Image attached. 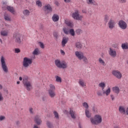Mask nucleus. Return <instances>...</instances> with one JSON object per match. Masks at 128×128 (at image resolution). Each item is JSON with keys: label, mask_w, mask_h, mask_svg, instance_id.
Masks as SVG:
<instances>
[{"label": "nucleus", "mask_w": 128, "mask_h": 128, "mask_svg": "<svg viewBox=\"0 0 128 128\" xmlns=\"http://www.w3.org/2000/svg\"><path fill=\"white\" fill-rule=\"evenodd\" d=\"M20 38H22V35L18 33L14 34L13 36L14 39L15 40V42L17 44H20L22 42Z\"/></svg>", "instance_id": "10"}, {"label": "nucleus", "mask_w": 128, "mask_h": 128, "mask_svg": "<svg viewBox=\"0 0 128 128\" xmlns=\"http://www.w3.org/2000/svg\"><path fill=\"white\" fill-rule=\"evenodd\" d=\"M116 22L113 19H110L108 22V26L110 30H112L116 28Z\"/></svg>", "instance_id": "11"}, {"label": "nucleus", "mask_w": 128, "mask_h": 128, "mask_svg": "<svg viewBox=\"0 0 128 128\" xmlns=\"http://www.w3.org/2000/svg\"><path fill=\"white\" fill-rule=\"evenodd\" d=\"M123 50H128V43L125 42L122 44L121 46Z\"/></svg>", "instance_id": "27"}, {"label": "nucleus", "mask_w": 128, "mask_h": 128, "mask_svg": "<svg viewBox=\"0 0 128 128\" xmlns=\"http://www.w3.org/2000/svg\"><path fill=\"white\" fill-rule=\"evenodd\" d=\"M90 120L92 124L98 126V124H100L102 122V118L101 116L96 114L94 118H90Z\"/></svg>", "instance_id": "1"}, {"label": "nucleus", "mask_w": 128, "mask_h": 128, "mask_svg": "<svg viewBox=\"0 0 128 128\" xmlns=\"http://www.w3.org/2000/svg\"><path fill=\"white\" fill-rule=\"evenodd\" d=\"M97 94L99 96H102V94H104V91L102 92V90H98L97 92Z\"/></svg>", "instance_id": "42"}, {"label": "nucleus", "mask_w": 128, "mask_h": 128, "mask_svg": "<svg viewBox=\"0 0 128 128\" xmlns=\"http://www.w3.org/2000/svg\"><path fill=\"white\" fill-rule=\"evenodd\" d=\"M82 106L86 108V110H88V104L86 102H84V103H82Z\"/></svg>", "instance_id": "37"}, {"label": "nucleus", "mask_w": 128, "mask_h": 128, "mask_svg": "<svg viewBox=\"0 0 128 128\" xmlns=\"http://www.w3.org/2000/svg\"><path fill=\"white\" fill-rule=\"evenodd\" d=\"M36 4L38 6V8H42V2L40 0H37L36 2Z\"/></svg>", "instance_id": "41"}, {"label": "nucleus", "mask_w": 128, "mask_h": 128, "mask_svg": "<svg viewBox=\"0 0 128 128\" xmlns=\"http://www.w3.org/2000/svg\"><path fill=\"white\" fill-rule=\"evenodd\" d=\"M39 44H40V48H44V44H42V42H39Z\"/></svg>", "instance_id": "45"}, {"label": "nucleus", "mask_w": 128, "mask_h": 128, "mask_svg": "<svg viewBox=\"0 0 128 128\" xmlns=\"http://www.w3.org/2000/svg\"><path fill=\"white\" fill-rule=\"evenodd\" d=\"M55 4L56 6H60V2H58V1H56L55 2Z\"/></svg>", "instance_id": "51"}, {"label": "nucleus", "mask_w": 128, "mask_h": 128, "mask_svg": "<svg viewBox=\"0 0 128 128\" xmlns=\"http://www.w3.org/2000/svg\"><path fill=\"white\" fill-rule=\"evenodd\" d=\"M23 84L26 90L30 92L31 90H32V82L28 80V78H24L23 79Z\"/></svg>", "instance_id": "2"}, {"label": "nucleus", "mask_w": 128, "mask_h": 128, "mask_svg": "<svg viewBox=\"0 0 128 128\" xmlns=\"http://www.w3.org/2000/svg\"><path fill=\"white\" fill-rule=\"evenodd\" d=\"M98 62L102 66H106V62L104 60H102V58H98Z\"/></svg>", "instance_id": "31"}, {"label": "nucleus", "mask_w": 128, "mask_h": 128, "mask_svg": "<svg viewBox=\"0 0 128 128\" xmlns=\"http://www.w3.org/2000/svg\"><path fill=\"white\" fill-rule=\"evenodd\" d=\"M120 2H122V4H124V2H126V0H120Z\"/></svg>", "instance_id": "53"}, {"label": "nucleus", "mask_w": 128, "mask_h": 128, "mask_svg": "<svg viewBox=\"0 0 128 128\" xmlns=\"http://www.w3.org/2000/svg\"><path fill=\"white\" fill-rule=\"evenodd\" d=\"M68 37H64L63 38L62 42V46L63 48H64L66 46V44H68Z\"/></svg>", "instance_id": "18"}, {"label": "nucleus", "mask_w": 128, "mask_h": 128, "mask_svg": "<svg viewBox=\"0 0 128 128\" xmlns=\"http://www.w3.org/2000/svg\"><path fill=\"white\" fill-rule=\"evenodd\" d=\"M82 60L83 62H84V64H88V58L84 56L82 58Z\"/></svg>", "instance_id": "36"}, {"label": "nucleus", "mask_w": 128, "mask_h": 128, "mask_svg": "<svg viewBox=\"0 0 128 128\" xmlns=\"http://www.w3.org/2000/svg\"><path fill=\"white\" fill-rule=\"evenodd\" d=\"M70 0H64L65 2H70Z\"/></svg>", "instance_id": "54"}, {"label": "nucleus", "mask_w": 128, "mask_h": 128, "mask_svg": "<svg viewBox=\"0 0 128 128\" xmlns=\"http://www.w3.org/2000/svg\"><path fill=\"white\" fill-rule=\"evenodd\" d=\"M75 46H76V48H79V50H80V48H82V43H80V42H76L75 44Z\"/></svg>", "instance_id": "32"}, {"label": "nucleus", "mask_w": 128, "mask_h": 128, "mask_svg": "<svg viewBox=\"0 0 128 128\" xmlns=\"http://www.w3.org/2000/svg\"><path fill=\"white\" fill-rule=\"evenodd\" d=\"M93 110H94V112H96V108L94 107Z\"/></svg>", "instance_id": "57"}, {"label": "nucleus", "mask_w": 128, "mask_h": 128, "mask_svg": "<svg viewBox=\"0 0 128 128\" xmlns=\"http://www.w3.org/2000/svg\"><path fill=\"white\" fill-rule=\"evenodd\" d=\"M72 17L74 20H82L84 16L80 15V12L76 10L72 14Z\"/></svg>", "instance_id": "8"}, {"label": "nucleus", "mask_w": 128, "mask_h": 128, "mask_svg": "<svg viewBox=\"0 0 128 128\" xmlns=\"http://www.w3.org/2000/svg\"><path fill=\"white\" fill-rule=\"evenodd\" d=\"M99 88H100L103 92V94H106L107 96L110 94V88H108L106 90L104 91V88H106V83L104 82H101L98 84Z\"/></svg>", "instance_id": "3"}, {"label": "nucleus", "mask_w": 128, "mask_h": 128, "mask_svg": "<svg viewBox=\"0 0 128 128\" xmlns=\"http://www.w3.org/2000/svg\"><path fill=\"white\" fill-rule=\"evenodd\" d=\"M70 114L72 118H76V112L72 110H70Z\"/></svg>", "instance_id": "26"}, {"label": "nucleus", "mask_w": 128, "mask_h": 128, "mask_svg": "<svg viewBox=\"0 0 128 128\" xmlns=\"http://www.w3.org/2000/svg\"><path fill=\"white\" fill-rule=\"evenodd\" d=\"M4 120H6V117L4 116H0V121L2 122Z\"/></svg>", "instance_id": "49"}, {"label": "nucleus", "mask_w": 128, "mask_h": 128, "mask_svg": "<svg viewBox=\"0 0 128 128\" xmlns=\"http://www.w3.org/2000/svg\"><path fill=\"white\" fill-rule=\"evenodd\" d=\"M112 74L116 78H118V80H120V78H122V72H120L118 70H114L112 71Z\"/></svg>", "instance_id": "9"}, {"label": "nucleus", "mask_w": 128, "mask_h": 128, "mask_svg": "<svg viewBox=\"0 0 128 128\" xmlns=\"http://www.w3.org/2000/svg\"><path fill=\"white\" fill-rule=\"evenodd\" d=\"M60 54H62V56H64V54H66V52H64V51L62 50H60Z\"/></svg>", "instance_id": "50"}, {"label": "nucleus", "mask_w": 128, "mask_h": 128, "mask_svg": "<svg viewBox=\"0 0 128 128\" xmlns=\"http://www.w3.org/2000/svg\"><path fill=\"white\" fill-rule=\"evenodd\" d=\"M114 128H120V127L119 126H114Z\"/></svg>", "instance_id": "56"}, {"label": "nucleus", "mask_w": 128, "mask_h": 128, "mask_svg": "<svg viewBox=\"0 0 128 128\" xmlns=\"http://www.w3.org/2000/svg\"><path fill=\"white\" fill-rule=\"evenodd\" d=\"M55 64L59 68H66L68 64L66 62H60L59 60H55Z\"/></svg>", "instance_id": "6"}, {"label": "nucleus", "mask_w": 128, "mask_h": 128, "mask_svg": "<svg viewBox=\"0 0 128 128\" xmlns=\"http://www.w3.org/2000/svg\"><path fill=\"white\" fill-rule=\"evenodd\" d=\"M110 96L112 100H114V95H110Z\"/></svg>", "instance_id": "52"}, {"label": "nucleus", "mask_w": 128, "mask_h": 128, "mask_svg": "<svg viewBox=\"0 0 128 128\" xmlns=\"http://www.w3.org/2000/svg\"><path fill=\"white\" fill-rule=\"evenodd\" d=\"M2 86L0 84V90H2Z\"/></svg>", "instance_id": "59"}, {"label": "nucleus", "mask_w": 128, "mask_h": 128, "mask_svg": "<svg viewBox=\"0 0 128 128\" xmlns=\"http://www.w3.org/2000/svg\"><path fill=\"white\" fill-rule=\"evenodd\" d=\"M75 55L76 58H78V60H82V58L84 56V53L78 51L75 52Z\"/></svg>", "instance_id": "15"}, {"label": "nucleus", "mask_w": 128, "mask_h": 128, "mask_svg": "<svg viewBox=\"0 0 128 128\" xmlns=\"http://www.w3.org/2000/svg\"><path fill=\"white\" fill-rule=\"evenodd\" d=\"M34 122L36 124L40 126L42 124V119L39 116H36L34 118Z\"/></svg>", "instance_id": "17"}, {"label": "nucleus", "mask_w": 128, "mask_h": 128, "mask_svg": "<svg viewBox=\"0 0 128 128\" xmlns=\"http://www.w3.org/2000/svg\"><path fill=\"white\" fill-rule=\"evenodd\" d=\"M4 18L5 20H6L7 22H10L12 20L10 16L8 14H4Z\"/></svg>", "instance_id": "23"}, {"label": "nucleus", "mask_w": 128, "mask_h": 128, "mask_svg": "<svg viewBox=\"0 0 128 128\" xmlns=\"http://www.w3.org/2000/svg\"><path fill=\"white\" fill-rule=\"evenodd\" d=\"M44 10L46 12H52V6L50 4H47L44 6Z\"/></svg>", "instance_id": "14"}, {"label": "nucleus", "mask_w": 128, "mask_h": 128, "mask_svg": "<svg viewBox=\"0 0 128 128\" xmlns=\"http://www.w3.org/2000/svg\"><path fill=\"white\" fill-rule=\"evenodd\" d=\"M108 52L110 56L112 58H116V50L114 49L110 48Z\"/></svg>", "instance_id": "16"}, {"label": "nucleus", "mask_w": 128, "mask_h": 128, "mask_svg": "<svg viewBox=\"0 0 128 128\" xmlns=\"http://www.w3.org/2000/svg\"><path fill=\"white\" fill-rule=\"evenodd\" d=\"M112 90L114 92L118 94L120 93V88L116 86H114L112 88Z\"/></svg>", "instance_id": "25"}, {"label": "nucleus", "mask_w": 128, "mask_h": 128, "mask_svg": "<svg viewBox=\"0 0 128 128\" xmlns=\"http://www.w3.org/2000/svg\"><path fill=\"white\" fill-rule=\"evenodd\" d=\"M0 42H1V44H2V39L0 38Z\"/></svg>", "instance_id": "62"}, {"label": "nucleus", "mask_w": 128, "mask_h": 128, "mask_svg": "<svg viewBox=\"0 0 128 128\" xmlns=\"http://www.w3.org/2000/svg\"><path fill=\"white\" fill-rule=\"evenodd\" d=\"M52 20L53 22H58V20H60V16L57 14H54L52 17Z\"/></svg>", "instance_id": "22"}, {"label": "nucleus", "mask_w": 128, "mask_h": 128, "mask_svg": "<svg viewBox=\"0 0 128 128\" xmlns=\"http://www.w3.org/2000/svg\"><path fill=\"white\" fill-rule=\"evenodd\" d=\"M32 64V59L28 57H25L23 59L22 66L24 68H28L29 66H30Z\"/></svg>", "instance_id": "4"}, {"label": "nucleus", "mask_w": 128, "mask_h": 128, "mask_svg": "<svg viewBox=\"0 0 128 128\" xmlns=\"http://www.w3.org/2000/svg\"><path fill=\"white\" fill-rule=\"evenodd\" d=\"M108 20H110V15H105L104 18V22H108Z\"/></svg>", "instance_id": "34"}, {"label": "nucleus", "mask_w": 128, "mask_h": 128, "mask_svg": "<svg viewBox=\"0 0 128 128\" xmlns=\"http://www.w3.org/2000/svg\"><path fill=\"white\" fill-rule=\"evenodd\" d=\"M78 126L80 128H82V124H79Z\"/></svg>", "instance_id": "58"}, {"label": "nucleus", "mask_w": 128, "mask_h": 128, "mask_svg": "<svg viewBox=\"0 0 128 128\" xmlns=\"http://www.w3.org/2000/svg\"><path fill=\"white\" fill-rule=\"evenodd\" d=\"M20 81H18L16 82L17 84H20Z\"/></svg>", "instance_id": "61"}, {"label": "nucleus", "mask_w": 128, "mask_h": 128, "mask_svg": "<svg viewBox=\"0 0 128 128\" xmlns=\"http://www.w3.org/2000/svg\"><path fill=\"white\" fill-rule=\"evenodd\" d=\"M2 10H8V12H12V14H14V7H12L10 6L6 5L2 7Z\"/></svg>", "instance_id": "13"}, {"label": "nucleus", "mask_w": 128, "mask_h": 128, "mask_svg": "<svg viewBox=\"0 0 128 128\" xmlns=\"http://www.w3.org/2000/svg\"><path fill=\"white\" fill-rule=\"evenodd\" d=\"M82 12L83 14H86V10H82Z\"/></svg>", "instance_id": "55"}, {"label": "nucleus", "mask_w": 128, "mask_h": 128, "mask_svg": "<svg viewBox=\"0 0 128 128\" xmlns=\"http://www.w3.org/2000/svg\"><path fill=\"white\" fill-rule=\"evenodd\" d=\"M50 88L48 90V94L51 98H54L56 96V86L54 85L50 84L49 85Z\"/></svg>", "instance_id": "5"}, {"label": "nucleus", "mask_w": 128, "mask_h": 128, "mask_svg": "<svg viewBox=\"0 0 128 128\" xmlns=\"http://www.w3.org/2000/svg\"><path fill=\"white\" fill-rule=\"evenodd\" d=\"M19 80H22V78L20 77Z\"/></svg>", "instance_id": "60"}, {"label": "nucleus", "mask_w": 128, "mask_h": 128, "mask_svg": "<svg viewBox=\"0 0 128 128\" xmlns=\"http://www.w3.org/2000/svg\"><path fill=\"white\" fill-rule=\"evenodd\" d=\"M85 114L86 118H90V116H92V114H90V110H88V109H86Z\"/></svg>", "instance_id": "28"}, {"label": "nucleus", "mask_w": 128, "mask_h": 128, "mask_svg": "<svg viewBox=\"0 0 128 128\" xmlns=\"http://www.w3.org/2000/svg\"><path fill=\"white\" fill-rule=\"evenodd\" d=\"M4 100V96H2V93L0 92V102Z\"/></svg>", "instance_id": "46"}, {"label": "nucleus", "mask_w": 128, "mask_h": 128, "mask_svg": "<svg viewBox=\"0 0 128 128\" xmlns=\"http://www.w3.org/2000/svg\"><path fill=\"white\" fill-rule=\"evenodd\" d=\"M8 30H2L0 31V36H8Z\"/></svg>", "instance_id": "19"}, {"label": "nucleus", "mask_w": 128, "mask_h": 128, "mask_svg": "<svg viewBox=\"0 0 128 128\" xmlns=\"http://www.w3.org/2000/svg\"><path fill=\"white\" fill-rule=\"evenodd\" d=\"M15 52L16 54H18L19 52H20V50L18 48H15Z\"/></svg>", "instance_id": "47"}, {"label": "nucleus", "mask_w": 128, "mask_h": 128, "mask_svg": "<svg viewBox=\"0 0 128 128\" xmlns=\"http://www.w3.org/2000/svg\"><path fill=\"white\" fill-rule=\"evenodd\" d=\"M120 114H126V108L124 106H120L118 109Z\"/></svg>", "instance_id": "24"}, {"label": "nucleus", "mask_w": 128, "mask_h": 128, "mask_svg": "<svg viewBox=\"0 0 128 128\" xmlns=\"http://www.w3.org/2000/svg\"><path fill=\"white\" fill-rule=\"evenodd\" d=\"M54 114L56 118L58 120V118H60V116H58V112H56V111H54Z\"/></svg>", "instance_id": "40"}, {"label": "nucleus", "mask_w": 128, "mask_h": 128, "mask_svg": "<svg viewBox=\"0 0 128 128\" xmlns=\"http://www.w3.org/2000/svg\"><path fill=\"white\" fill-rule=\"evenodd\" d=\"M20 124V122L18 121V122H16L17 124Z\"/></svg>", "instance_id": "63"}, {"label": "nucleus", "mask_w": 128, "mask_h": 128, "mask_svg": "<svg viewBox=\"0 0 128 128\" xmlns=\"http://www.w3.org/2000/svg\"><path fill=\"white\" fill-rule=\"evenodd\" d=\"M6 26H8V28H10V25L7 24L6 25Z\"/></svg>", "instance_id": "64"}, {"label": "nucleus", "mask_w": 128, "mask_h": 128, "mask_svg": "<svg viewBox=\"0 0 128 128\" xmlns=\"http://www.w3.org/2000/svg\"><path fill=\"white\" fill-rule=\"evenodd\" d=\"M29 112L31 114H34V110L32 108H30L29 109Z\"/></svg>", "instance_id": "48"}, {"label": "nucleus", "mask_w": 128, "mask_h": 128, "mask_svg": "<svg viewBox=\"0 0 128 128\" xmlns=\"http://www.w3.org/2000/svg\"><path fill=\"white\" fill-rule=\"evenodd\" d=\"M22 12H23V14H24L25 16H30V10H24Z\"/></svg>", "instance_id": "33"}, {"label": "nucleus", "mask_w": 128, "mask_h": 128, "mask_svg": "<svg viewBox=\"0 0 128 128\" xmlns=\"http://www.w3.org/2000/svg\"><path fill=\"white\" fill-rule=\"evenodd\" d=\"M69 33L72 36H74L75 33H74V29H70L69 31Z\"/></svg>", "instance_id": "39"}, {"label": "nucleus", "mask_w": 128, "mask_h": 128, "mask_svg": "<svg viewBox=\"0 0 128 128\" xmlns=\"http://www.w3.org/2000/svg\"><path fill=\"white\" fill-rule=\"evenodd\" d=\"M88 4H92V6H96L98 3L94 0H86Z\"/></svg>", "instance_id": "21"}, {"label": "nucleus", "mask_w": 128, "mask_h": 128, "mask_svg": "<svg viewBox=\"0 0 128 128\" xmlns=\"http://www.w3.org/2000/svg\"><path fill=\"white\" fill-rule=\"evenodd\" d=\"M78 84L80 86L84 88V86H86V83H84V80L80 79L79 80Z\"/></svg>", "instance_id": "29"}, {"label": "nucleus", "mask_w": 128, "mask_h": 128, "mask_svg": "<svg viewBox=\"0 0 128 128\" xmlns=\"http://www.w3.org/2000/svg\"><path fill=\"white\" fill-rule=\"evenodd\" d=\"M0 62L2 68L4 72L8 74V66H6V60H4V57L3 56L1 57Z\"/></svg>", "instance_id": "7"}, {"label": "nucleus", "mask_w": 128, "mask_h": 128, "mask_svg": "<svg viewBox=\"0 0 128 128\" xmlns=\"http://www.w3.org/2000/svg\"><path fill=\"white\" fill-rule=\"evenodd\" d=\"M56 82H62V78L58 76H56Z\"/></svg>", "instance_id": "38"}, {"label": "nucleus", "mask_w": 128, "mask_h": 128, "mask_svg": "<svg viewBox=\"0 0 128 128\" xmlns=\"http://www.w3.org/2000/svg\"><path fill=\"white\" fill-rule=\"evenodd\" d=\"M64 24L68 26H69L70 28H73L74 27V24H72V22L71 21H69L68 20H64Z\"/></svg>", "instance_id": "20"}, {"label": "nucleus", "mask_w": 128, "mask_h": 128, "mask_svg": "<svg viewBox=\"0 0 128 128\" xmlns=\"http://www.w3.org/2000/svg\"><path fill=\"white\" fill-rule=\"evenodd\" d=\"M63 32L66 34H70V31L68 30V28H63Z\"/></svg>", "instance_id": "35"}, {"label": "nucleus", "mask_w": 128, "mask_h": 128, "mask_svg": "<svg viewBox=\"0 0 128 128\" xmlns=\"http://www.w3.org/2000/svg\"><path fill=\"white\" fill-rule=\"evenodd\" d=\"M118 24L120 28H122V30H126V28H128V24H126V23L122 20H120Z\"/></svg>", "instance_id": "12"}, {"label": "nucleus", "mask_w": 128, "mask_h": 128, "mask_svg": "<svg viewBox=\"0 0 128 128\" xmlns=\"http://www.w3.org/2000/svg\"><path fill=\"white\" fill-rule=\"evenodd\" d=\"M46 124H47L48 128H54V126H52V123H50V122H47Z\"/></svg>", "instance_id": "43"}, {"label": "nucleus", "mask_w": 128, "mask_h": 128, "mask_svg": "<svg viewBox=\"0 0 128 128\" xmlns=\"http://www.w3.org/2000/svg\"><path fill=\"white\" fill-rule=\"evenodd\" d=\"M32 54H34V56H38V54H40V50L38 48L34 49V51L32 52Z\"/></svg>", "instance_id": "30"}, {"label": "nucleus", "mask_w": 128, "mask_h": 128, "mask_svg": "<svg viewBox=\"0 0 128 128\" xmlns=\"http://www.w3.org/2000/svg\"><path fill=\"white\" fill-rule=\"evenodd\" d=\"M76 32L78 34H82V30L80 29H78L76 30Z\"/></svg>", "instance_id": "44"}]
</instances>
